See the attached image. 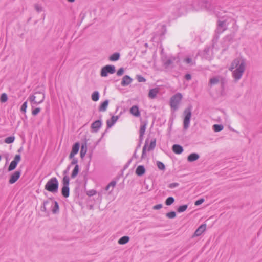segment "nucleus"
<instances>
[{
  "instance_id": "obj_1",
  "label": "nucleus",
  "mask_w": 262,
  "mask_h": 262,
  "mask_svg": "<svg viewBox=\"0 0 262 262\" xmlns=\"http://www.w3.org/2000/svg\"><path fill=\"white\" fill-rule=\"evenodd\" d=\"M246 60L242 57L234 59L231 63L229 70L232 72V76L235 82L242 77L246 69Z\"/></svg>"
},
{
  "instance_id": "obj_2",
  "label": "nucleus",
  "mask_w": 262,
  "mask_h": 262,
  "mask_svg": "<svg viewBox=\"0 0 262 262\" xmlns=\"http://www.w3.org/2000/svg\"><path fill=\"white\" fill-rule=\"evenodd\" d=\"M59 183L56 178H51L45 186V189L47 191L55 193L58 192Z\"/></svg>"
},
{
  "instance_id": "obj_3",
  "label": "nucleus",
  "mask_w": 262,
  "mask_h": 262,
  "mask_svg": "<svg viewBox=\"0 0 262 262\" xmlns=\"http://www.w3.org/2000/svg\"><path fill=\"white\" fill-rule=\"evenodd\" d=\"M44 93L40 92L35 93L33 95H30L28 100H29L32 104V107H33L34 104H38L42 103L45 99Z\"/></svg>"
},
{
  "instance_id": "obj_4",
  "label": "nucleus",
  "mask_w": 262,
  "mask_h": 262,
  "mask_svg": "<svg viewBox=\"0 0 262 262\" xmlns=\"http://www.w3.org/2000/svg\"><path fill=\"white\" fill-rule=\"evenodd\" d=\"M191 107L189 106L185 108L183 112V128L187 130L190 126V119L192 115Z\"/></svg>"
},
{
  "instance_id": "obj_5",
  "label": "nucleus",
  "mask_w": 262,
  "mask_h": 262,
  "mask_svg": "<svg viewBox=\"0 0 262 262\" xmlns=\"http://www.w3.org/2000/svg\"><path fill=\"white\" fill-rule=\"evenodd\" d=\"M63 187L61 189L62 195L65 198L69 196L70 178L68 176H64L62 181Z\"/></svg>"
},
{
  "instance_id": "obj_6",
  "label": "nucleus",
  "mask_w": 262,
  "mask_h": 262,
  "mask_svg": "<svg viewBox=\"0 0 262 262\" xmlns=\"http://www.w3.org/2000/svg\"><path fill=\"white\" fill-rule=\"evenodd\" d=\"M182 95L180 93H178L171 97L170 103L172 108L174 110H177L178 108V106L182 100Z\"/></svg>"
},
{
  "instance_id": "obj_7",
  "label": "nucleus",
  "mask_w": 262,
  "mask_h": 262,
  "mask_svg": "<svg viewBox=\"0 0 262 262\" xmlns=\"http://www.w3.org/2000/svg\"><path fill=\"white\" fill-rule=\"evenodd\" d=\"M116 71L115 67L113 65H107L103 67L100 72L101 77H106L108 74H114Z\"/></svg>"
},
{
  "instance_id": "obj_8",
  "label": "nucleus",
  "mask_w": 262,
  "mask_h": 262,
  "mask_svg": "<svg viewBox=\"0 0 262 262\" xmlns=\"http://www.w3.org/2000/svg\"><path fill=\"white\" fill-rule=\"evenodd\" d=\"M21 157L20 155H16L14 160L11 162L9 167L8 170L12 171L14 170L17 166L18 163L20 161Z\"/></svg>"
},
{
  "instance_id": "obj_9",
  "label": "nucleus",
  "mask_w": 262,
  "mask_h": 262,
  "mask_svg": "<svg viewBox=\"0 0 262 262\" xmlns=\"http://www.w3.org/2000/svg\"><path fill=\"white\" fill-rule=\"evenodd\" d=\"M199 4L202 8L207 10L211 11L212 10L211 3L207 0H202L199 2Z\"/></svg>"
},
{
  "instance_id": "obj_10",
  "label": "nucleus",
  "mask_w": 262,
  "mask_h": 262,
  "mask_svg": "<svg viewBox=\"0 0 262 262\" xmlns=\"http://www.w3.org/2000/svg\"><path fill=\"white\" fill-rule=\"evenodd\" d=\"M50 206L52 208L53 213L56 214L59 212V205L57 201L50 200Z\"/></svg>"
},
{
  "instance_id": "obj_11",
  "label": "nucleus",
  "mask_w": 262,
  "mask_h": 262,
  "mask_svg": "<svg viewBox=\"0 0 262 262\" xmlns=\"http://www.w3.org/2000/svg\"><path fill=\"white\" fill-rule=\"evenodd\" d=\"M20 176V172L19 171H15L11 175L9 182L10 184H13L15 183Z\"/></svg>"
},
{
  "instance_id": "obj_12",
  "label": "nucleus",
  "mask_w": 262,
  "mask_h": 262,
  "mask_svg": "<svg viewBox=\"0 0 262 262\" xmlns=\"http://www.w3.org/2000/svg\"><path fill=\"white\" fill-rule=\"evenodd\" d=\"M79 143L77 142L75 143L72 149V151L69 155V158H73L75 155H76L79 150Z\"/></svg>"
},
{
  "instance_id": "obj_13",
  "label": "nucleus",
  "mask_w": 262,
  "mask_h": 262,
  "mask_svg": "<svg viewBox=\"0 0 262 262\" xmlns=\"http://www.w3.org/2000/svg\"><path fill=\"white\" fill-rule=\"evenodd\" d=\"M227 29L226 22L225 21L219 20L217 28V33H222Z\"/></svg>"
},
{
  "instance_id": "obj_14",
  "label": "nucleus",
  "mask_w": 262,
  "mask_h": 262,
  "mask_svg": "<svg viewBox=\"0 0 262 262\" xmlns=\"http://www.w3.org/2000/svg\"><path fill=\"white\" fill-rule=\"evenodd\" d=\"M102 125L101 120H96L91 125V128L94 132H97Z\"/></svg>"
},
{
  "instance_id": "obj_15",
  "label": "nucleus",
  "mask_w": 262,
  "mask_h": 262,
  "mask_svg": "<svg viewBox=\"0 0 262 262\" xmlns=\"http://www.w3.org/2000/svg\"><path fill=\"white\" fill-rule=\"evenodd\" d=\"M132 81L133 79L130 76L125 75L123 77L121 84L123 86H125L130 84Z\"/></svg>"
},
{
  "instance_id": "obj_16",
  "label": "nucleus",
  "mask_w": 262,
  "mask_h": 262,
  "mask_svg": "<svg viewBox=\"0 0 262 262\" xmlns=\"http://www.w3.org/2000/svg\"><path fill=\"white\" fill-rule=\"evenodd\" d=\"M206 224L201 225L195 231L194 233V236H199L201 235L206 230Z\"/></svg>"
},
{
  "instance_id": "obj_17",
  "label": "nucleus",
  "mask_w": 262,
  "mask_h": 262,
  "mask_svg": "<svg viewBox=\"0 0 262 262\" xmlns=\"http://www.w3.org/2000/svg\"><path fill=\"white\" fill-rule=\"evenodd\" d=\"M222 77L220 76L213 77L209 80V84L210 86L215 85L222 80Z\"/></svg>"
},
{
  "instance_id": "obj_18",
  "label": "nucleus",
  "mask_w": 262,
  "mask_h": 262,
  "mask_svg": "<svg viewBox=\"0 0 262 262\" xmlns=\"http://www.w3.org/2000/svg\"><path fill=\"white\" fill-rule=\"evenodd\" d=\"M145 173V168L143 165L138 166L136 169V174L138 176H142Z\"/></svg>"
},
{
  "instance_id": "obj_19",
  "label": "nucleus",
  "mask_w": 262,
  "mask_h": 262,
  "mask_svg": "<svg viewBox=\"0 0 262 262\" xmlns=\"http://www.w3.org/2000/svg\"><path fill=\"white\" fill-rule=\"evenodd\" d=\"M172 150L176 154H181L183 151L182 146L178 144H174L172 146Z\"/></svg>"
},
{
  "instance_id": "obj_20",
  "label": "nucleus",
  "mask_w": 262,
  "mask_h": 262,
  "mask_svg": "<svg viewBox=\"0 0 262 262\" xmlns=\"http://www.w3.org/2000/svg\"><path fill=\"white\" fill-rule=\"evenodd\" d=\"M118 119V116H113L110 120H108L106 122L107 126L108 127H111L114 125V124L116 123V122Z\"/></svg>"
},
{
  "instance_id": "obj_21",
  "label": "nucleus",
  "mask_w": 262,
  "mask_h": 262,
  "mask_svg": "<svg viewBox=\"0 0 262 262\" xmlns=\"http://www.w3.org/2000/svg\"><path fill=\"white\" fill-rule=\"evenodd\" d=\"M200 158L199 154L196 153H192L190 154L187 157V160L189 162H192L198 160Z\"/></svg>"
},
{
  "instance_id": "obj_22",
  "label": "nucleus",
  "mask_w": 262,
  "mask_h": 262,
  "mask_svg": "<svg viewBox=\"0 0 262 262\" xmlns=\"http://www.w3.org/2000/svg\"><path fill=\"white\" fill-rule=\"evenodd\" d=\"M109 101L108 100H105L103 103H102L99 107V112H105L106 111Z\"/></svg>"
},
{
  "instance_id": "obj_23",
  "label": "nucleus",
  "mask_w": 262,
  "mask_h": 262,
  "mask_svg": "<svg viewBox=\"0 0 262 262\" xmlns=\"http://www.w3.org/2000/svg\"><path fill=\"white\" fill-rule=\"evenodd\" d=\"M130 113L138 117L140 116V112L139 111V108L137 106H133L130 110Z\"/></svg>"
},
{
  "instance_id": "obj_24",
  "label": "nucleus",
  "mask_w": 262,
  "mask_h": 262,
  "mask_svg": "<svg viewBox=\"0 0 262 262\" xmlns=\"http://www.w3.org/2000/svg\"><path fill=\"white\" fill-rule=\"evenodd\" d=\"M159 91L157 89H152L149 90L148 97L151 99H154L157 94L158 93Z\"/></svg>"
},
{
  "instance_id": "obj_25",
  "label": "nucleus",
  "mask_w": 262,
  "mask_h": 262,
  "mask_svg": "<svg viewBox=\"0 0 262 262\" xmlns=\"http://www.w3.org/2000/svg\"><path fill=\"white\" fill-rule=\"evenodd\" d=\"M120 55L119 53H115L109 57V60L111 61H116L119 59Z\"/></svg>"
},
{
  "instance_id": "obj_26",
  "label": "nucleus",
  "mask_w": 262,
  "mask_h": 262,
  "mask_svg": "<svg viewBox=\"0 0 262 262\" xmlns=\"http://www.w3.org/2000/svg\"><path fill=\"white\" fill-rule=\"evenodd\" d=\"M129 237L127 236H124L118 240V244L120 245L125 244L128 242Z\"/></svg>"
},
{
  "instance_id": "obj_27",
  "label": "nucleus",
  "mask_w": 262,
  "mask_h": 262,
  "mask_svg": "<svg viewBox=\"0 0 262 262\" xmlns=\"http://www.w3.org/2000/svg\"><path fill=\"white\" fill-rule=\"evenodd\" d=\"M79 166L78 164H76L75 166V167L72 171V174L71 176V178L73 179L75 178L77 176V174L79 172Z\"/></svg>"
},
{
  "instance_id": "obj_28",
  "label": "nucleus",
  "mask_w": 262,
  "mask_h": 262,
  "mask_svg": "<svg viewBox=\"0 0 262 262\" xmlns=\"http://www.w3.org/2000/svg\"><path fill=\"white\" fill-rule=\"evenodd\" d=\"M87 151V146L86 144H82L80 150V157L81 158H83Z\"/></svg>"
},
{
  "instance_id": "obj_29",
  "label": "nucleus",
  "mask_w": 262,
  "mask_h": 262,
  "mask_svg": "<svg viewBox=\"0 0 262 262\" xmlns=\"http://www.w3.org/2000/svg\"><path fill=\"white\" fill-rule=\"evenodd\" d=\"M92 99L94 101H97L99 99V93L98 91H95L92 94Z\"/></svg>"
},
{
  "instance_id": "obj_30",
  "label": "nucleus",
  "mask_w": 262,
  "mask_h": 262,
  "mask_svg": "<svg viewBox=\"0 0 262 262\" xmlns=\"http://www.w3.org/2000/svg\"><path fill=\"white\" fill-rule=\"evenodd\" d=\"M223 128V126L221 124H214L213 125V129L216 132L222 130Z\"/></svg>"
},
{
  "instance_id": "obj_31",
  "label": "nucleus",
  "mask_w": 262,
  "mask_h": 262,
  "mask_svg": "<svg viewBox=\"0 0 262 262\" xmlns=\"http://www.w3.org/2000/svg\"><path fill=\"white\" fill-rule=\"evenodd\" d=\"M146 125L145 124H143V125H142L140 127V138L141 139V138L142 137V136L144 135V133H145V129H146Z\"/></svg>"
},
{
  "instance_id": "obj_32",
  "label": "nucleus",
  "mask_w": 262,
  "mask_h": 262,
  "mask_svg": "<svg viewBox=\"0 0 262 262\" xmlns=\"http://www.w3.org/2000/svg\"><path fill=\"white\" fill-rule=\"evenodd\" d=\"M174 202V199L172 196L168 197L165 201V204L167 206L171 205Z\"/></svg>"
},
{
  "instance_id": "obj_33",
  "label": "nucleus",
  "mask_w": 262,
  "mask_h": 262,
  "mask_svg": "<svg viewBox=\"0 0 262 262\" xmlns=\"http://www.w3.org/2000/svg\"><path fill=\"white\" fill-rule=\"evenodd\" d=\"M188 208L187 205H183L179 206L177 209V211L178 212H183L185 211Z\"/></svg>"
},
{
  "instance_id": "obj_34",
  "label": "nucleus",
  "mask_w": 262,
  "mask_h": 262,
  "mask_svg": "<svg viewBox=\"0 0 262 262\" xmlns=\"http://www.w3.org/2000/svg\"><path fill=\"white\" fill-rule=\"evenodd\" d=\"M184 62L187 64H190V66L195 65V62L191 58L187 57L185 60Z\"/></svg>"
},
{
  "instance_id": "obj_35",
  "label": "nucleus",
  "mask_w": 262,
  "mask_h": 262,
  "mask_svg": "<svg viewBox=\"0 0 262 262\" xmlns=\"http://www.w3.org/2000/svg\"><path fill=\"white\" fill-rule=\"evenodd\" d=\"M48 206H50V200H47L43 202V206L42 207L41 210L47 211Z\"/></svg>"
},
{
  "instance_id": "obj_36",
  "label": "nucleus",
  "mask_w": 262,
  "mask_h": 262,
  "mask_svg": "<svg viewBox=\"0 0 262 262\" xmlns=\"http://www.w3.org/2000/svg\"><path fill=\"white\" fill-rule=\"evenodd\" d=\"M14 139H15L14 137L10 136V137L6 138L5 139V142L7 144H10L14 142Z\"/></svg>"
},
{
  "instance_id": "obj_37",
  "label": "nucleus",
  "mask_w": 262,
  "mask_h": 262,
  "mask_svg": "<svg viewBox=\"0 0 262 262\" xmlns=\"http://www.w3.org/2000/svg\"><path fill=\"white\" fill-rule=\"evenodd\" d=\"M1 101L2 103L6 102L8 100V97L6 93H3L1 96Z\"/></svg>"
},
{
  "instance_id": "obj_38",
  "label": "nucleus",
  "mask_w": 262,
  "mask_h": 262,
  "mask_svg": "<svg viewBox=\"0 0 262 262\" xmlns=\"http://www.w3.org/2000/svg\"><path fill=\"white\" fill-rule=\"evenodd\" d=\"M166 215L169 219H173L176 216V213L174 211H171L167 213Z\"/></svg>"
},
{
  "instance_id": "obj_39",
  "label": "nucleus",
  "mask_w": 262,
  "mask_h": 262,
  "mask_svg": "<svg viewBox=\"0 0 262 262\" xmlns=\"http://www.w3.org/2000/svg\"><path fill=\"white\" fill-rule=\"evenodd\" d=\"M157 165L158 168L160 170H163L165 169L164 164L161 162L158 161L157 163Z\"/></svg>"
},
{
  "instance_id": "obj_40",
  "label": "nucleus",
  "mask_w": 262,
  "mask_h": 262,
  "mask_svg": "<svg viewBox=\"0 0 262 262\" xmlns=\"http://www.w3.org/2000/svg\"><path fill=\"white\" fill-rule=\"evenodd\" d=\"M156 146V141H151L149 146L148 147V151H150L155 147Z\"/></svg>"
},
{
  "instance_id": "obj_41",
  "label": "nucleus",
  "mask_w": 262,
  "mask_h": 262,
  "mask_svg": "<svg viewBox=\"0 0 262 262\" xmlns=\"http://www.w3.org/2000/svg\"><path fill=\"white\" fill-rule=\"evenodd\" d=\"M27 108V101H25L21 105V108H20V111L23 113H25L26 112Z\"/></svg>"
},
{
  "instance_id": "obj_42",
  "label": "nucleus",
  "mask_w": 262,
  "mask_h": 262,
  "mask_svg": "<svg viewBox=\"0 0 262 262\" xmlns=\"http://www.w3.org/2000/svg\"><path fill=\"white\" fill-rule=\"evenodd\" d=\"M146 148H147V145H146V144H145V145L144 146V147L143 148V150H142V156H141L142 159H144L145 157H146Z\"/></svg>"
},
{
  "instance_id": "obj_43",
  "label": "nucleus",
  "mask_w": 262,
  "mask_h": 262,
  "mask_svg": "<svg viewBox=\"0 0 262 262\" xmlns=\"http://www.w3.org/2000/svg\"><path fill=\"white\" fill-rule=\"evenodd\" d=\"M34 7H35V9L37 12H40L41 11H42V8L40 5H39L38 4H35Z\"/></svg>"
},
{
  "instance_id": "obj_44",
  "label": "nucleus",
  "mask_w": 262,
  "mask_h": 262,
  "mask_svg": "<svg viewBox=\"0 0 262 262\" xmlns=\"http://www.w3.org/2000/svg\"><path fill=\"white\" fill-rule=\"evenodd\" d=\"M40 111V108L39 107L36 108L32 110V114L33 115L35 116L38 114Z\"/></svg>"
},
{
  "instance_id": "obj_45",
  "label": "nucleus",
  "mask_w": 262,
  "mask_h": 262,
  "mask_svg": "<svg viewBox=\"0 0 262 262\" xmlns=\"http://www.w3.org/2000/svg\"><path fill=\"white\" fill-rule=\"evenodd\" d=\"M124 72V69L123 68H121L117 72V75L118 76H120L123 75Z\"/></svg>"
},
{
  "instance_id": "obj_46",
  "label": "nucleus",
  "mask_w": 262,
  "mask_h": 262,
  "mask_svg": "<svg viewBox=\"0 0 262 262\" xmlns=\"http://www.w3.org/2000/svg\"><path fill=\"white\" fill-rule=\"evenodd\" d=\"M70 159H72V162L71 163V165H76L77 164L78 160L76 158L73 157V158H70Z\"/></svg>"
},
{
  "instance_id": "obj_47",
  "label": "nucleus",
  "mask_w": 262,
  "mask_h": 262,
  "mask_svg": "<svg viewBox=\"0 0 262 262\" xmlns=\"http://www.w3.org/2000/svg\"><path fill=\"white\" fill-rule=\"evenodd\" d=\"M204 201V199H200L198 200H197L196 201H195L194 204L196 206L198 205H199L200 204H201L202 203H203Z\"/></svg>"
},
{
  "instance_id": "obj_48",
  "label": "nucleus",
  "mask_w": 262,
  "mask_h": 262,
  "mask_svg": "<svg viewBox=\"0 0 262 262\" xmlns=\"http://www.w3.org/2000/svg\"><path fill=\"white\" fill-rule=\"evenodd\" d=\"M162 207V205L161 204H159L157 205H156L153 206V209L155 210H159Z\"/></svg>"
},
{
  "instance_id": "obj_49",
  "label": "nucleus",
  "mask_w": 262,
  "mask_h": 262,
  "mask_svg": "<svg viewBox=\"0 0 262 262\" xmlns=\"http://www.w3.org/2000/svg\"><path fill=\"white\" fill-rule=\"evenodd\" d=\"M137 79H138V81L140 82H145L146 81V79L144 78V77H143L141 76H138Z\"/></svg>"
},
{
  "instance_id": "obj_50",
  "label": "nucleus",
  "mask_w": 262,
  "mask_h": 262,
  "mask_svg": "<svg viewBox=\"0 0 262 262\" xmlns=\"http://www.w3.org/2000/svg\"><path fill=\"white\" fill-rule=\"evenodd\" d=\"M178 186V183H171L169 184V187L170 188H173L176 187H177Z\"/></svg>"
},
{
  "instance_id": "obj_51",
  "label": "nucleus",
  "mask_w": 262,
  "mask_h": 262,
  "mask_svg": "<svg viewBox=\"0 0 262 262\" xmlns=\"http://www.w3.org/2000/svg\"><path fill=\"white\" fill-rule=\"evenodd\" d=\"M175 59V58H172V59H169L167 60L166 61V64L169 66L170 64H171L172 62H173V61Z\"/></svg>"
},
{
  "instance_id": "obj_52",
  "label": "nucleus",
  "mask_w": 262,
  "mask_h": 262,
  "mask_svg": "<svg viewBox=\"0 0 262 262\" xmlns=\"http://www.w3.org/2000/svg\"><path fill=\"white\" fill-rule=\"evenodd\" d=\"M70 167H71V166H70V165H69V166L67 167V168L66 170H65L63 172V174H64V176H68L67 174H68V172H69V170H70Z\"/></svg>"
},
{
  "instance_id": "obj_53",
  "label": "nucleus",
  "mask_w": 262,
  "mask_h": 262,
  "mask_svg": "<svg viewBox=\"0 0 262 262\" xmlns=\"http://www.w3.org/2000/svg\"><path fill=\"white\" fill-rule=\"evenodd\" d=\"M116 182L115 181H112L111 182H110L108 185L110 186V187H112V188H114L115 185H116Z\"/></svg>"
},
{
  "instance_id": "obj_54",
  "label": "nucleus",
  "mask_w": 262,
  "mask_h": 262,
  "mask_svg": "<svg viewBox=\"0 0 262 262\" xmlns=\"http://www.w3.org/2000/svg\"><path fill=\"white\" fill-rule=\"evenodd\" d=\"M185 77L187 80H190L191 79V76L190 74H186Z\"/></svg>"
},
{
  "instance_id": "obj_55",
  "label": "nucleus",
  "mask_w": 262,
  "mask_h": 262,
  "mask_svg": "<svg viewBox=\"0 0 262 262\" xmlns=\"http://www.w3.org/2000/svg\"><path fill=\"white\" fill-rule=\"evenodd\" d=\"M95 194H96V191L93 190L90 191L89 193H88L89 195H93Z\"/></svg>"
},
{
  "instance_id": "obj_56",
  "label": "nucleus",
  "mask_w": 262,
  "mask_h": 262,
  "mask_svg": "<svg viewBox=\"0 0 262 262\" xmlns=\"http://www.w3.org/2000/svg\"><path fill=\"white\" fill-rule=\"evenodd\" d=\"M137 153V150H136L134 154V155H133V158H138V156L136 154Z\"/></svg>"
},
{
  "instance_id": "obj_57",
  "label": "nucleus",
  "mask_w": 262,
  "mask_h": 262,
  "mask_svg": "<svg viewBox=\"0 0 262 262\" xmlns=\"http://www.w3.org/2000/svg\"><path fill=\"white\" fill-rule=\"evenodd\" d=\"M110 187V186L108 185H107V186L105 188V190H108L109 189Z\"/></svg>"
},
{
  "instance_id": "obj_58",
  "label": "nucleus",
  "mask_w": 262,
  "mask_h": 262,
  "mask_svg": "<svg viewBox=\"0 0 262 262\" xmlns=\"http://www.w3.org/2000/svg\"><path fill=\"white\" fill-rule=\"evenodd\" d=\"M68 2L72 3L74 2L75 0H67Z\"/></svg>"
},
{
  "instance_id": "obj_59",
  "label": "nucleus",
  "mask_w": 262,
  "mask_h": 262,
  "mask_svg": "<svg viewBox=\"0 0 262 262\" xmlns=\"http://www.w3.org/2000/svg\"><path fill=\"white\" fill-rule=\"evenodd\" d=\"M1 159H2V156H1V155H0V161L1 160Z\"/></svg>"
}]
</instances>
